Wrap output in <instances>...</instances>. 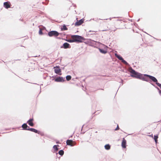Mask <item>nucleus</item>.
<instances>
[{
  "label": "nucleus",
  "instance_id": "6",
  "mask_svg": "<svg viewBox=\"0 0 161 161\" xmlns=\"http://www.w3.org/2000/svg\"><path fill=\"white\" fill-rule=\"evenodd\" d=\"M144 75L146 76L149 77L152 81L155 82H157L158 80L157 79L154 77L150 75H148L145 74Z\"/></svg>",
  "mask_w": 161,
  "mask_h": 161
},
{
  "label": "nucleus",
  "instance_id": "28",
  "mask_svg": "<svg viewBox=\"0 0 161 161\" xmlns=\"http://www.w3.org/2000/svg\"><path fill=\"white\" fill-rule=\"evenodd\" d=\"M89 32H95V31H89Z\"/></svg>",
  "mask_w": 161,
  "mask_h": 161
},
{
  "label": "nucleus",
  "instance_id": "22",
  "mask_svg": "<svg viewBox=\"0 0 161 161\" xmlns=\"http://www.w3.org/2000/svg\"><path fill=\"white\" fill-rule=\"evenodd\" d=\"M66 78L67 80L69 81L71 79V77L70 75H68L66 76Z\"/></svg>",
  "mask_w": 161,
  "mask_h": 161
},
{
  "label": "nucleus",
  "instance_id": "14",
  "mask_svg": "<svg viewBox=\"0 0 161 161\" xmlns=\"http://www.w3.org/2000/svg\"><path fill=\"white\" fill-rule=\"evenodd\" d=\"M131 76L133 77L140 78L141 77L140 74L137 72H136L135 74H134L133 75H131Z\"/></svg>",
  "mask_w": 161,
  "mask_h": 161
},
{
  "label": "nucleus",
  "instance_id": "18",
  "mask_svg": "<svg viewBox=\"0 0 161 161\" xmlns=\"http://www.w3.org/2000/svg\"><path fill=\"white\" fill-rule=\"evenodd\" d=\"M158 135H155L154 137V139L155 141V142L156 143H157L158 141Z\"/></svg>",
  "mask_w": 161,
  "mask_h": 161
},
{
  "label": "nucleus",
  "instance_id": "19",
  "mask_svg": "<svg viewBox=\"0 0 161 161\" xmlns=\"http://www.w3.org/2000/svg\"><path fill=\"white\" fill-rule=\"evenodd\" d=\"M61 30L63 31L67 30H68V28L65 25H64L63 26V27L61 28Z\"/></svg>",
  "mask_w": 161,
  "mask_h": 161
},
{
  "label": "nucleus",
  "instance_id": "15",
  "mask_svg": "<svg viewBox=\"0 0 161 161\" xmlns=\"http://www.w3.org/2000/svg\"><path fill=\"white\" fill-rule=\"evenodd\" d=\"M56 67H57V68L56 69H54L55 73L57 74H58L59 73L61 72V70L59 69V67L58 66L57 67V66H56Z\"/></svg>",
  "mask_w": 161,
  "mask_h": 161
},
{
  "label": "nucleus",
  "instance_id": "2",
  "mask_svg": "<svg viewBox=\"0 0 161 161\" xmlns=\"http://www.w3.org/2000/svg\"><path fill=\"white\" fill-rule=\"evenodd\" d=\"M48 35L50 37L53 36L57 37L59 35V33L56 31H52L49 32L48 33Z\"/></svg>",
  "mask_w": 161,
  "mask_h": 161
},
{
  "label": "nucleus",
  "instance_id": "33",
  "mask_svg": "<svg viewBox=\"0 0 161 161\" xmlns=\"http://www.w3.org/2000/svg\"><path fill=\"white\" fill-rule=\"evenodd\" d=\"M160 92H161V91H160Z\"/></svg>",
  "mask_w": 161,
  "mask_h": 161
},
{
  "label": "nucleus",
  "instance_id": "24",
  "mask_svg": "<svg viewBox=\"0 0 161 161\" xmlns=\"http://www.w3.org/2000/svg\"><path fill=\"white\" fill-rule=\"evenodd\" d=\"M66 41L69 42H74V39L72 38V39H68Z\"/></svg>",
  "mask_w": 161,
  "mask_h": 161
},
{
  "label": "nucleus",
  "instance_id": "17",
  "mask_svg": "<svg viewBox=\"0 0 161 161\" xmlns=\"http://www.w3.org/2000/svg\"><path fill=\"white\" fill-rule=\"evenodd\" d=\"M104 147H105V148L106 149L108 150H109L110 149V146L109 144H107V145H105L104 146Z\"/></svg>",
  "mask_w": 161,
  "mask_h": 161
},
{
  "label": "nucleus",
  "instance_id": "25",
  "mask_svg": "<svg viewBox=\"0 0 161 161\" xmlns=\"http://www.w3.org/2000/svg\"><path fill=\"white\" fill-rule=\"evenodd\" d=\"M156 84H157V85H158V86H159L160 87V88L161 89V84H160L158 82H156Z\"/></svg>",
  "mask_w": 161,
  "mask_h": 161
},
{
  "label": "nucleus",
  "instance_id": "8",
  "mask_svg": "<svg viewBox=\"0 0 161 161\" xmlns=\"http://www.w3.org/2000/svg\"><path fill=\"white\" fill-rule=\"evenodd\" d=\"M10 4L9 2H6L4 3V7L8 9L10 7Z\"/></svg>",
  "mask_w": 161,
  "mask_h": 161
},
{
  "label": "nucleus",
  "instance_id": "10",
  "mask_svg": "<svg viewBox=\"0 0 161 161\" xmlns=\"http://www.w3.org/2000/svg\"><path fill=\"white\" fill-rule=\"evenodd\" d=\"M28 130H30L31 131L34 132L35 133H37L38 134H40V132L38 131L37 130L33 128H28Z\"/></svg>",
  "mask_w": 161,
  "mask_h": 161
},
{
  "label": "nucleus",
  "instance_id": "30",
  "mask_svg": "<svg viewBox=\"0 0 161 161\" xmlns=\"http://www.w3.org/2000/svg\"><path fill=\"white\" fill-rule=\"evenodd\" d=\"M56 143H59V142H56Z\"/></svg>",
  "mask_w": 161,
  "mask_h": 161
},
{
  "label": "nucleus",
  "instance_id": "11",
  "mask_svg": "<svg viewBox=\"0 0 161 161\" xmlns=\"http://www.w3.org/2000/svg\"><path fill=\"white\" fill-rule=\"evenodd\" d=\"M33 120V118L29 119L27 121V123L31 126H34V124L32 121Z\"/></svg>",
  "mask_w": 161,
  "mask_h": 161
},
{
  "label": "nucleus",
  "instance_id": "20",
  "mask_svg": "<svg viewBox=\"0 0 161 161\" xmlns=\"http://www.w3.org/2000/svg\"><path fill=\"white\" fill-rule=\"evenodd\" d=\"M58 153L61 156H62L64 154V151L63 150H61L58 152Z\"/></svg>",
  "mask_w": 161,
  "mask_h": 161
},
{
  "label": "nucleus",
  "instance_id": "3",
  "mask_svg": "<svg viewBox=\"0 0 161 161\" xmlns=\"http://www.w3.org/2000/svg\"><path fill=\"white\" fill-rule=\"evenodd\" d=\"M115 55L118 59L119 60H121L122 62L124 64H128L127 63L125 60H124L123 58L120 55H118L116 53H115Z\"/></svg>",
  "mask_w": 161,
  "mask_h": 161
},
{
  "label": "nucleus",
  "instance_id": "5",
  "mask_svg": "<svg viewBox=\"0 0 161 161\" xmlns=\"http://www.w3.org/2000/svg\"><path fill=\"white\" fill-rule=\"evenodd\" d=\"M70 46L69 44L67 42L64 43L62 46H61V48H64V49H67L68 48H70Z\"/></svg>",
  "mask_w": 161,
  "mask_h": 161
},
{
  "label": "nucleus",
  "instance_id": "21",
  "mask_svg": "<svg viewBox=\"0 0 161 161\" xmlns=\"http://www.w3.org/2000/svg\"><path fill=\"white\" fill-rule=\"evenodd\" d=\"M130 73L132 74V75H133L134 74H135V73L136 72L135 70L133 69H131L130 70Z\"/></svg>",
  "mask_w": 161,
  "mask_h": 161
},
{
  "label": "nucleus",
  "instance_id": "16",
  "mask_svg": "<svg viewBox=\"0 0 161 161\" xmlns=\"http://www.w3.org/2000/svg\"><path fill=\"white\" fill-rule=\"evenodd\" d=\"M99 50L101 53L103 54H105L107 53V51L103 49L100 48H99Z\"/></svg>",
  "mask_w": 161,
  "mask_h": 161
},
{
  "label": "nucleus",
  "instance_id": "1",
  "mask_svg": "<svg viewBox=\"0 0 161 161\" xmlns=\"http://www.w3.org/2000/svg\"><path fill=\"white\" fill-rule=\"evenodd\" d=\"M71 38L74 39V42H81L85 40L83 37L79 35H73L71 36Z\"/></svg>",
  "mask_w": 161,
  "mask_h": 161
},
{
  "label": "nucleus",
  "instance_id": "9",
  "mask_svg": "<svg viewBox=\"0 0 161 161\" xmlns=\"http://www.w3.org/2000/svg\"><path fill=\"white\" fill-rule=\"evenodd\" d=\"M126 141L125 139V138H124L123 139L122 142L121 143V146L123 148H125L126 147Z\"/></svg>",
  "mask_w": 161,
  "mask_h": 161
},
{
  "label": "nucleus",
  "instance_id": "26",
  "mask_svg": "<svg viewBox=\"0 0 161 161\" xmlns=\"http://www.w3.org/2000/svg\"><path fill=\"white\" fill-rule=\"evenodd\" d=\"M39 33V34H40V35L42 34V30L41 29H40Z\"/></svg>",
  "mask_w": 161,
  "mask_h": 161
},
{
  "label": "nucleus",
  "instance_id": "27",
  "mask_svg": "<svg viewBox=\"0 0 161 161\" xmlns=\"http://www.w3.org/2000/svg\"><path fill=\"white\" fill-rule=\"evenodd\" d=\"M119 129L118 125H117V128L115 129V130H116Z\"/></svg>",
  "mask_w": 161,
  "mask_h": 161
},
{
  "label": "nucleus",
  "instance_id": "7",
  "mask_svg": "<svg viewBox=\"0 0 161 161\" xmlns=\"http://www.w3.org/2000/svg\"><path fill=\"white\" fill-rule=\"evenodd\" d=\"M55 80V81L58 82H63L64 81V80L62 77H59L56 78Z\"/></svg>",
  "mask_w": 161,
  "mask_h": 161
},
{
  "label": "nucleus",
  "instance_id": "23",
  "mask_svg": "<svg viewBox=\"0 0 161 161\" xmlns=\"http://www.w3.org/2000/svg\"><path fill=\"white\" fill-rule=\"evenodd\" d=\"M59 147L58 145H55L53 146V148L56 151H58V148L57 147Z\"/></svg>",
  "mask_w": 161,
  "mask_h": 161
},
{
  "label": "nucleus",
  "instance_id": "31",
  "mask_svg": "<svg viewBox=\"0 0 161 161\" xmlns=\"http://www.w3.org/2000/svg\"><path fill=\"white\" fill-rule=\"evenodd\" d=\"M58 154V153H56V155H57V154Z\"/></svg>",
  "mask_w": 161,
  "mask_h": 161
},
{
  "label": "nucleus",
  "instance_id": "4",
  "mask_svg": "<svg viewBox=\"0 0 161 161\" xmlns=\"http://www.w3.org/2000/svg\"><path fill=\"white\" fill-rule=\"evenodd\" d=\"M66 144L67 145L70 146H73L75 144V143L72 140H68L66 141Z\"/></svg>",
  "mask_w": 161,
  "mask_h": 161
},
{
  "label": "nucleus",
  "instance_id": "29",
  "mask_svg": "<svg viewBox=\"0 0 161 161\" xmlns=\"http://www.w3.org/2000/svg\"><path fill=\"white\" fill-rule=\"evenodd\" d=\"M150 136H153V134H152V135H150Z\"/></svg>",
  "mask_w": 161,
  "mask_h": 161
},
{
  "label": "nucleus",
  "instance_id": "13",
  "mask_svg": "<svg viewBox=\"0 0 161 161\" xmlns=\"http://www.w3.org/2000/svg\"><path fill=\"white\" fill-rule=\"evenodd\" d=\"M22 127L23 128V130H28V128H27V127H28L29 128L26 123H24L22 125Z\"/></svg>",
  "mask_w": 161,
  "mask_h": 161
},
{
  "label": "nucleus",
  "instance_id": "12",
  "mask_svg": "<svg viewBox=\"0 0 161 161\" xmlns=\"http://www.w3.org/2000/svg\"><path fill=\"white\" fill-rule=\"evenodd\" d=\"M84 20L83 19L80 20L78 21L77 22L75 23V25H80L82 24L83 23Z\"/></svg>",
  "mask_w": 161,
  "mask_h": 161
},
{
  "label": "nucleus",
  "instance_id": "32",
  "mask_svg": "<svg viewBox=\"0 0 161 161\" xmlns=\"http://www.w3.org/2000/svg\"><path fill=\"white\" fill-rule=\"evenodd\" d=\"M109 19L111 20V18H109Z\"/></svg>",
  "mask_w": 161,
  "mask_h": 161
}]
</instances>
